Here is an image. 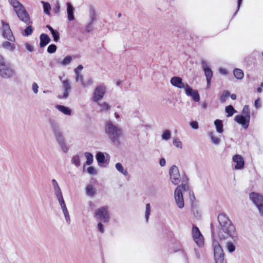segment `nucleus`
<instances>
[{
    "mask_svg": "<svg viewBox=\"0 0 263 263\" xmlns=\"http://www.w3.org/2000/svg\"><path fill=\"white\" fill-rule=\"evenodd\" d=\"M218 221L220 226L218 231V236L220 239H227L229 237L235 241L237 239V234L234 226L231 220L224 213L218 215Z\"/></svg>",
    "mask_w": 263,
    "mask_h": 263,
    "instance_id": "1",
    "label": "nucleus"
},
{
    "mask_svg": "<svg viewBox=\"0 0 263 263\" xmlns=\"http://www.w3.org/2000/svg\"><path fill=\"white\" fill-rule=\"evenodd\" d=\"M104 132L108 139L115 144H119L123 137L122 129L111 121L105 122Z\"/></svg>",
    "mask_w": 263,
    "mask_h": 263,
    "instance_id": "2",
    "label": "nucleus"
},
{
    "mask_svg": "<svg viewBox=\"0 0 263 263\" xmlns=\"http://www.w3.org/2000/svg\"><path fill=\"white\" fill-rule=\"evenodd\" d=\"M13 9L18 19L27 25L31 23L29 13L24 5L17 0H7Z\"/></svg>",
    "mask_w": 263,
    "mask_h": 263,
    "instance_id": "3",
    "label": "nucleus"
},
{
    "mask_svg": "<svg viewBox=\"0 0 263 263\" xmlns=\"http://www.w3.org/2000/svg\"><path fill=\"white\" fill-rule=\"evenodd\" d=\"M189 190V186L187 183H182L176 189L174 193L175 202L180 209L184 207V200L182 195L183 192Z\"/></svg>",
    "mask_w": 263,
    "mask_h": 263,
    "instance_id": "4",
    "label": "nucleus"
},
{
    "mask_svg": "<svg viewBox=\"0 0 263 263\" xmlns=\"http://www.w3.org/2000/svg\"><path fill=\"white\" fill-rule=\"evenodd\" d=\"M15 73L11 64L6 62L5 59L0 63V77L3 79H9Z\"/></svg>",
    "mask_w": 263,
    "mask_h": 263,
    "instance_id": "5",
    "label": "nucleus"
},
{
    "mask_svg": "<svg viewBox=\"0 0 263 263\" xmlns=\"http://www.w3.org/2000/svg\"><path fill=\"white\" fill-rule=\"evenodd\" d=\"M95 217L98 220L103 222H108L109 220V214L107 210V208L102 206L98 209L95 212Z\"/></svg>",
    "mask_w": 263,
    "mask_h": 263,
    "instance_id": "6",
    "label": "nucleus"
},
{
    "mask_svg": "<svg viewBox=\"0 0 263 263\" xmlns=\"http://www.w3.org/2000/svg\"><path fill=\"white\" fill-rule=\"evenodd\" d=\"M62 84V92L59 94L58 98L60 99H66L69 96L71 91V86L68 79L62 80V78H60Z\"/></svg>",
    "mask_w": 263,
    "mask_h": 263,
    "instance_id": "7",
    "label": "nucleus"
},
{
    "mask_svg": "<svg viewBox=\"0 0 263 263\" xmlns=\"http://www.w3.org/2000/svg\"><path fill=\"white\" fill-rule=\"evenodd\" d=\"M214 258L215 263H223L224 253L220 245L216 242H213Z\"/></svg>",
    "mask_w": 263,
    "mask_h": 263,
    "instance_id": "8",
    "label": "nucleus"
},
{
    "mask_svg": "<svg viewBox=\"0 0 263 263\" xmlns=\"http://www.w3.org/2000/svg\"><path fill=\"white\" fill-rule=\"evenodd\" d=\"M106 92V87L105 85L101 84L98 86L95 89L93 96L92 100L95 102H98L101 100Z\"/></svg>",
    "mask_w": 263,
    "mask_h": 263,
    "instance_id": "9",
    "label": "nucleus"
},
{
    "mask_svg": "<svg viewBox=\"0 0 263 263\" xmlns=\"http://www.w3.org/2000/svg\"><path fill=\"white\" fill-rule=\"evenodd\" d=\"M2 24L3 36L8 41L14 42L15 41V37L13 35L12 32L9 27V25L3 21L2 22Z\"/></svg>",
    "mask_w": 263,
    "mask_h": 263,
    "instance_id": "10",
    "label": "nucleus"
},
{
    "mask_svg": "<svg viewBox=\"0 0 263 263\" xmlns=\"http://www.w3.org/2000/svg\"><path fill=\"white\" fill-rule=\"evenodd\" d=\"M49 125L50 128L52 129V131L54 134V136L55 138L60 137L61 135H63L62 132L60 130L59 125L54 119H50L49 120Z\"/></svg>",
    "mask_w": 263,
    "mask_h": 263,
    "instance_id": "11",
    "label": "nucleus"
},
{
    "mask_svg": "<svg viewBox=\"0 0 263 263\" xmlns=\"http://www.w3.org/2000/svg\"><path fill=\"white\" fill-rule=\"evenodd\" d=\"M49 125L50 128L52 129V131L54 134V136L55 138L60 137L61 135H63L62 132L60 130L59 125L54 119H50L49 120Z\"/></svg>",
    "mask_w": 263,
    "mask_h": 263,
    "instance_id": "12",
    "label": "nucleus"
},
{
    "mask_svg": "<svg viewBox=\"0 0 263 263\" xmlns=\"http://www.w3.org/2000/svg\"><path fill=\"white\" fill-rule=\"evenodd\" d=\"M170 83L173 86L179 89H184V90H185L187 84H184L182 82V79L180 77L176 76L173 77L171 79Z\"/></svg>",
    "mask_w": 263,
    "mask_h": 263,
    "instance_id": "13",
    "label": "nucleus"
},
{
    "mask_svg": "<svg viewBox=\"0 0 263 263\" xmlns=\"http://www.w3.org/2000/svg\"><path fill=\"white\" fill-rule=\"evenodd\" d=\"M201 66L203 71L204 72L206 79H212L213 73L211 68L208 62L205 60L201 61Z\"/></svg>",
    "mask_w": 263,
    "mask_h": 263,
    "instance_id": "14",
    "label": "nucleus"
},
{
    "mask_svg": "<svg viewBox=\"0 0 263 263\" xmlns=\"http://www.w3.org/2000/svg\"><path fill=\"white\" fill-rule=\"evenodd\" d=\"M249 199L256 206L263 202V196L256 192H251L249 194Z\"/></svg>",
    "mask_w": 263,
    "mask_h": 263,
    "instance_id": "15",
    "label": "nucleus"
},
{
    "mask_svg": "<svg viewBox=\"0 0 263 263\" xmlns=\"http://www.w3.org/2000/svg\"><path fill=\"white\" fill-rule=\"evenodd\" d=\"M185 94L187 96L192 97L195 102H198L200 100V96L197 90H195L189 85L187 84L185 90Z\"/></svg>",
    "mask_w": 263,
    "mask_h": 263,
    "instance_id": "16",
    "label": "nucleus"
},
{
    "mask_svg": "<svg viewBox=\"0 0 263 263\" xmlns=\"http://www.w3.org/2000/svg\"><path fill=\"white\" fill-rule=\"evenodd\" d=\"M170 179L172 182L175 185L178 184L181 182H182V183H185L187 180L185 176L182 175L181 177L180 173H178L177 175H170Z\"/></svg>",
    "mask_w": 263,
    "mask_h": 263,
    "instance_id": "17",
    "label": "nucleus"
},
{
    "mask_svg": "<svg viewBox=\"0 0 263 263\" xmlns=\"http://www.w3.org/2000/svg\"><path fill=\"white\" fill-rule=\"evenodd\" d=\"M67 19L69 21H73L75 19L74 11V8L70 2L66 3Z\"/></svg>",
    "mask_w": 263,
    "mask_h": 263,
    "instance_id": "18",
    "label": "nucleus"
},
{
    "mask_svg": "<svg viewBox=\"0 0 263 263\" xmlns=\"http://www.w3.org/2000/svg\"><path fill=\"white\" fill-rule=\"evenodd\" d=\"M234 120L239 124L241 125L242 127L246 129L248 127L250 123V119L244 118L241 116H235Z\"/></svg>",
    "mask_w": 263,
    "mask_h": 263,
    "instance_id": "19",
    "label": "nucleus"
},
{
    "mask_svg": "<svg viewBox=\"0 0 263 263\" xmlns=\"http://www.w3.org/2000/svg\"><path fill=\"white\" fill-rule=\"evenodd\" d=\"M55 139L62 151L65 153H67L68 151V147L65 142L63 135H61L60 137L55 138Z\"/></svg>",
    "mask_w": 263,
    "mask_h": 263,
    "instance_id": "20",
    "label": "nucleus"
},
{
    "mask_svg": "<svg viewBox=\"0 0 263 263\" xmlns=\"http://www.w3.org/2000/svg\"><path fill=\"white\" fill-rule=\"evenodd\" d=\"M108 156L107 154L105 156L104 153L99 152L96 155V159L99 164H102L104 162L108 163V162H107V158Z\"/></svg>",
    "mask_w": 263,
    "mask_h": 263,
    "instance_id": "21",
    "label": "nucleus"
},
{
    "mask_svg": "<svg viewBox=\"0 0 263 263\" xmlns=\"http://www.w3.org/2000/svg\"><path fill=\"white\" fill-rule=\"evenodd\" d=\"M40 46L41 47H44L46 46L50 42V38L49 36L45 33H42L40 36Z\"/></svg>",
    "mask_w": 263,
    "mask_h": 263,
    "instance_id": "22",
    "label": "nucleus"
},
{
    "mask_svg": "<svg viewBox=\"0 0 263 263\" xmlns=\"http://www.w3.org/2000/svg\"><path fill=\"white\" fill-rule=\"evenodd\" d=\"M83 66L82 65H79L74 70V73L76 74V81L77 82H82L83 77L82 74L81 73V71L83 70Z\"/></svg>",
    "mask_w": 263,
    "mask_h": 263,
    "instance_id": "23",
    "label": "nucleus"
},
{
    "mask_svg": "<svg viewBox=\"0 0 263 263\" xmlns=\"http://www.w3.org/2000/svg\"><path fill=\"white\" fill-rule=\"evenodd\" d=\"M59 111L67 116H70L71 114V110L68 107L62 105H56L55 106Z\"/></svg>",
    "mask_w": 263,
    "mask_h": 263,
    "instance_id": "24",
    "label": "nucleus"
},
{
    "mask_svg": "<svg viewBox=\"0 0 263 263\" xmlns=\"http://www.w3.org/2000/svg\"><path fill=\"white\" fill-rule=\"evenodd\" d=\"M46 27L50 31V33L52 34V37L53 38V41L55 42H58L60 39V33H59V32L53 29V28L49 25H47L46 26Z\"/></svg>",
    "mask_w": 263,
    "mask_h": 263,
    "instance_id": "25",
    "label": "nucleus"
},
{
    "mask_svg": "<svg viewBox=\"0 0 263 263\" xmlns=\"http://www.w3.org/2000/svg\"><path fill=\"white\" fill-rule=\"evenodd\" d=\"M214 124L215 126L216 132L218 134H221L223 132V126L222 120L216 119L214 121Z\"/></svg>",
    "mask_w": 263,
    "mask_h": 263,
    "instance_id": "26",
    "label": "nucleus"
},
{
    "mask_svg": "<svg viewBox=\"0 0 263 263\" xmlns=\"http://www.w3.org/2000/svg\"><path fill=\"white\" fill-rule=\"evenodd\" d=\"M2 47L5 49L11 52L13 51L15 49V45L11 43L10 41H5L3 42L2 44Z\"/></svg>",
    "mask_w": 263,
    "mask_h": 263,
    "instance_id": "27",
    "label": "nucleus"
},
{
    "mask_svg": "<svg viewBox=\"0 0 263 263\" xmlns=\"http://www.w3.org/2000/svg\"><path fill=\"white\" fill-rule=\"evenodd\" d=\"M208 135L210 138L212 143L216 145H219L220 142V139L213 133V132H209Z\"/></svg>",
    "mask_w": 263,
    "mask_h": 263,
    "instance_id": "28",
    "label": "nucleus"
},
{
    "mask_svg": "<svg viewBox=\"0 0 263 263\" xmlns=\"http://www.w3.org/2000/svg\"><path fill=\"white\" fill-rule=\"evenodd\" d=\"M236 116H241L246 118L247 119L248 118L250 119V111L249 106L248 105H245L241 115H237Z\"/></svg>",
    "mask_w": 263,
    "mask_h": 263,
    "instance_id": "29",
    "label": "nucleus"
},
{
    "mask_svg": "<svg viewBox=\"0 0 263 263\" xmlns=\"http://www.w3.org/2000/svg\"><path fill=\"white\" fill-rule=\"evenodd\" d=\"M86 194L90 197L93 196L96 194L95 188L91 184H88L86 186Z\"/></svg>",
    "mask_w": 263,
    "mask_h": 263,
    "instance_id": "30",
    "label": "nucleus"
},
{
    "mask_svg": "<svg viewBox=\"0 0 263 263\" xmlns=\"http://www.w3.org/2000/svg\"><path fill=\"white\" fill-rule=\"evenodd\" d=\"M233 74L235 77L238 80H241L244 77L243 71L239 68H235L233 70Z\"/></svg>",
    "mask_w": 263,
    "mask_h": 263,
    "instance_id": "31",
    "label": "nucleus"
},
{
    "mask_svg": "<svg viewBox=\"0 0 263 263\" xmlns=\"http://www.w3.org/2000/svg\"><path fill=\"white\" fill-rule=\"evenodd\" d=\"M72 61V57L70 55H67L62 61H58V63L62 65L66 66L69 65Z\"/></svg>",
    "mask_w": 263,
    "mask_h": 263,
    "instance_id": "32",
    "label": "nucleus"
},
{
    "mask_svg": "<svg viewBox=\"0 0 263 263\" xmlns=\"http://www.w3.org/2000/svg\"><path fill=\"white\" fill-rule=\"evenodd\" d=\"M52 184L53 185V187L54 189V194L55 196L59 194L62 193V191H61V190L59 185V184L55 179L52 180Z\"/></svg>",
    "mask_w": 263,
    "mask_h": 263,
    "instance_id": "33",
    "label": "nucleus"
},
{
    "mask_svg": "<svg viewBox=\"0 0 263 263\" xmlns=\"http://www.w3.org/2000/svg\"><path fill=\"white\" fill-rule=\"evenodd\" d=\"M41 3L43 4L44 12L49 15L50 14L51 6L49 3L44 1H42Z\"/></svg>",
    "mask_w": 263,
    "mask_h": 263,
    "instance_id": "34",
    "label": "nucleus"
},
{
    "mask_svg": "<svg viewBox=\"0 0 263 263\" xmlns=\"http://www.w3.org/2000/svg\"><path fill=\"white\" fill-rule=\"evenodd\" d=\"M233 161L236 164H245L243 158L240 155H236L233 157Z\"/></svg>",
    "mask_w": 263,
    "mask_h": 263,
    "instance_id": "35",
    "label": "nucleus"
},
{
    "mask_svg": "<svg viewBox=\"0 0 263 263\" xmlns=\"http://www.w3.org/2000/svg\"><path fill=\"white\" fill-rule=\"evenodd\" d=\"M89 16L90 22L93 23L96 20V13L95 8L93 7H90L89 8Z\"/></svg>",
    "mask_w": 263,
    "mask_h": 263,
    "instance_id": "36",
    "label": "nucleus"
},
{
    "mask_svg": "<svg viewBox=\"0 0 263 263\" xmlns=\"http://www.w3.org/2000/svg\"><path fill=\"white\" fill-rule=\"evenodd\" d=\"M225 111L227 113V117H232L233 114L236 112V110L232 105H229L226 107Z\"/></svg>",
    "mask_w": 263,
    "mask_h": 263,
    "instance_id": "37",
    "label": "nucleus"
},
{
    "mask_svg": "<svg viewBox=\"0 0 263 263\" xmlns=\"http://www.w3.org/2000/svg\"><path fill=\"white\" fill-rule=\"evenodd\" d=\"M84 156L86 159V164H91L93 161V157L91 153L89 152H85Z\"/></svg>",
    "mask_w": 263,
    "mask_h": 263,
    "instance_id": "38",
    "label": "nucleus"
},
{
    "mask_svg": "<svg viewBox=\"0 0 263 263\" xmlns=\"http://www.w3.org/2000/svg\"><path fill=\"white\" fill-rule=\"evenodd\" d=\"M162 139L163 140L167 141L170 139L171 137V133L170 130L168 129H165L162 133Z\"/></svg>",
    "mask_w": 263,
    "mask_h": 263,
    "instance_id": "39",
    "label": "nucleus"
},
{
    "mask_svg": "<svg viewBox=\"0 0 263 263\" xmlns=\"http://www.w3.org/2000/svg\"><path fill=\"white\" fill-rule=\"evenodd\" d=\"M102 111H107L110 109V106L106 102H101L99 103Z\"/></svg>",
    "mask_w": 263,
    "mask_h": 263,
    "instance_id": "40",
    "label": "nucleus"
},
{
    "mask_svg": "<svg viewBox=\"0 0 263 263\" xmlns=\"http://www.w3.org/2000/svg\"><path fill=\"white\" fill-rule=\"evenodd\" d=\"M201 235H202V234H201V232H200L199 229L196 226H193V227L192 228V236H193V239H194L197 237H199Z\"/></svg>",
    "mask_w": 263,
    "mask_h": 263,
    "instance_id": "41",
    "label": "nucleus"
},
{
    "mask_svg": "<svg viewBox=\"0 0 263 263\" xmlns=\"http://www.w3.org/2000/svg\"><path fill=\"white\" fill-rule=\"evenodd\" d=\"M151 212V206L149 203H147L145 207V218L146 221L147 222L148 220L149 216Z\"/></svg>",
    "mask_w": 263,
    "mask_h": 263,
    "instance_id": "42",
    "label": "nucleus"
},
{
    "mask_svg": "<svg viewBox=\"0 0 263 263\" xmlns=\"http://www.w3.org/2000/svg\"><path fill=\"white\" fill-rule=\"evenodd\" d=\"M195 243L199 247H201L204 245L203 237L202 235L193 239Z\"/></svg>",
    "mask_w": 263,
    "mask_h": 263,
    "instance_id": "43",
    "label": "nucleus"
},
{
    "mask_svg": "<svg viewBox=\"0 0 263 263\" xmlns=\"http://www.w3.org/2000/svg\"><path fill=\"white\" fill-rule=\"evenodd\" d=\"M33 29L31 25L27 26L24 30L23 35L25 36H28L31 35L32 33Z\"/></svg>",
    "mask_w": 263,
    "mask_h": 263,
    "instance_id": "44",
    "label": "nucleus"
},
{
    "mask_svg": "<svg viewBox=\"0 0 263 263\" xmlns=\"http://www.w3.org/2000/svg\"><path fill=\"white\" fill-rule=\"evenodd\" d=\"M227 250L230 253H232L235 250V245L233 242H227L226 245Z\"/></svg>",
    "mask_w": 263,
    "mask_h": 263,
    "instance_id": "45",
    "label": "nucleus"
},
{
    "mask_svg": "<svg viewBox=\"0 0 263 263\" xmlns=\"http://www.w3.org/2000/svg\"><path fill=\"white\" fill-rule=\"evenodd\" d=\"M173 144L177 148L182 149V143L180 139L176 137L173 139Z\"/></svg>",
    "mask_w": 263,
    "mask_h": 263,
    "instance_id": "46",
    "label": "nucleus"
},
{
    "mask_svg": "<svg viewBox=\"0 0 263 263\" xmlns=\"http://www.w3.org/2000/svg\"><path fill=\"white\" fill-rule=\"evenodd\" d=\"M230 93L228 91H224L222 93L220 98V101L221 102L223 103L230 96Z\"/></svg>",
    "mask_w": 263,
    "mask_h": 263,
    "instance_id": "47",
    "label": "nucleus"
},
{
    "mask_svg": "<svg viewBox=\"0 0 263 263\" xmlns=\"http://www.w3.org/2000/svg\"><path fill=\"white\" fill-rule=\"evenodd\" d=\"M179 173V168L176 165H173L170 169V175H177Z\"/></svg>",
    "mask_w": 263,
    "mask_h": 263,
    "instance_id": "48",
    "label": "nucleus"
},
{
    "mask_svg": "<svg viewBox=\"0 0 263 263\" xmlns=\"http://www.w3.org/2000/svg\"><path fill=\"white\" fill-rule=\"evenodd\" d=\"M80 154H77L73 156L72 162L73 164H79L80 162Z\"/></svg>",
    "mask_w": 263,
    "mask_h": 263,
    "instance_id": "49",
    "label": "nucleus"
},
{
    "mask_svg": "<svg viewBox=\"0 0 263 263\" xmlns=\"http://www.w3.org/2000/svg\"><path fill=\"white\" fill-rule=\"evenodd\" d=\"M93 83V81L91 79H89L86 82H84L83 80L82 82H81V86L83 87H88L91 85Z\"/></svg>",
    "mask_w": 263,
    "mask_h": 263,
    "instance_id": "50",
    "label": "nucleus"
},
{
    "mask_svg": "<svg viewBox=\"0 0 263 263\" xmlns=\"http://www.w3.org/2000/svg\"><path fill=\"white\" fill-rule=\"evenodd\" d=\"M57 46L54 44H50L47 48V52L49 53H53L56 51Z\"/></svg>",
    "mask_w": 263,
    "mask_h": 263,
    "instance_id": "51",
    "label": "nucleus"
},
{
    "mask_svg": "<svg viewBox=\"0 0 263 263\" xmlns=\"http://www.w3.org/2000/svg\"><path fill=\"white\" fill-rule=\"evenodd\" d=\"M61 6L59 2H57L53 8V12L55 14H58L60 11Z\"/></svg>",
    "mask_w": 263,
    "mask_h": 263,
    "instance_id": "52",
    "label": "nucleus"
},
{
    "mask_svg": "<svg viewBox=\"0 0 263 263\" xmlns=\"http://www.w3.org/2000/svg\"><path fill=\"white\" fill-rule=\"evenodd\" d=\"M117 170L124 175L127 174V171L124 169L123 165H116Z\"/></svg>",
    "mask_w": 263,
    "mask_h": 263,
    "instance_id": "53",
    "label": "nucleus"
},
{
    "mask_svg": "<svg viewBox=\"0 0 263 263\" xmlns=\"http://www.w3.org/2000/svg\"><path fill=\"white\" fill-rule=\"evenodd\" d=\"M256 207L258 210L259 215L261 217H263V202L259 205H257Z\"/></svg>",
    "mask_w": 263,
    "mask_h": 263,
    "instance_id": "54",
    "label": "nucleus"
},
{
    "mask_svg": "<svg viewBox=\"0 0 263 263\" xmlns=\"http://www.w3.org/2000/svg\"><path fill=\"white\" fill-rule=\"evenodd\" d=\"M55 196L59 202L60 205L65 203V201L63 197L62 193L56 195Z\"/></svg>",
    "mask_w": 263,
    "mask_h": 263,
    "instance_id": "55",
    "label": "nucleus"
},
{
    "mask_svg": "<svg viewBox=\"0 0 263 263\" xmlns=\"http://www.w3.org/2000/svg\"><path fill=\"white\" fill-rule=\"evenodd\" d=\"M190 125L192 128L194 129H197L199 128L198 123L197 121H192L191 122H190Z\"/></svg>",
    "mask_w": 263,
    "mask_h": 263,
    "instance_id": "56",
    "label": "nucleus"
},
{
    "mask_svg": "<svg viewBox=\"0 0 263 263\" xmlns=\"http://www.w3.org/2000/svg\"><path fill=\"white\" fill-rule=\"evenodd\" d=\"M39 86L35 82L33 83L32 85V89L33 92L36 94L38 92Z\"/></svg>",
    "mask_w": 263,
    "mask_h": 263,
    "instance_id": "57",
    "label": "nucleus"
},
{
    "mask_svg": "<svg viewBox=\"0 0 263 263\" xmlns=\"http://www.w3.org/2000/svg\"><path fill=\"white\" fill-rule=\"evenodd\" d=\"M92 24L93 23L89 22L88 24L86 26L85 31L87 32H89L92 30Z\"/></svg>",
    "mask_w": 263,
    "mask_h": 263,
    "instance_id": "58",
    "label": "nucleus"
},
{
    "mask_svg": "<svg viewBox=\"0 0 263 263\" xmlns=\"http://www.w3.org/2000/svg\"><path fill=\"white\" fill-rule=\"evenodd\" d=\"M87 172L90 175H95L97 174V171L92 166L89 167L87 168Z\"/></svg>",
    "mask_w": 263,
    "mask_h": 263,
    "instance_id": "59",
    "label": "nucleus"
},
{
    "mask_svg": "<svg viewBox=\"0 0 263 263\" xmlns=\"http://www.w3.org/2000/svg\"><path fill=\"white\" fill-rule=\"evenodd\" d=\"M25 46L27 50L30 52H32L33 50V46L28 43H26Z\"/></svg>",
    "mask_w": 263,
    "mask_h": 263,
    "instance_id": "60",
    "label": "nucleus"
},
{
    "mask_svg": "<svg viewBox=\"0 0 263 263\" xmlns=\"http://www.w3.org/2000/svg\"><path fill=\"white\" fill-rule=\"evenodd\" d=\"M254 106L256 108H259L261 107L260 100L259 98L257 99L255 101Z\"/></svg>",
    "mask_w": 263,
    "mask_h": 263,
    "instance_id": "61",
    "label": "nucleus"
},
{
    "mask_svg": "<svg viewBox=\"0 0 263 263\" xmlns=\"http://www.w3.org/2000/svg\"><path fill=\"white\" fill-rule=\"evenodd\" d=\"M98 229L101 233H103L104 231L103 226V224L101 222H99L98 224Z\"/></svg>",
    "mask_w": 263,
    "mask_h": 263,
    "instance_id": "62",
    "label": "nucleus"
},
{
    "mask_svg": "<svg viewBox=\"0 0 263 263\" xmlns=\"http://www.w3.org/2000/svg\"><path fill=\"white\" fill-rule=\"evenodd\" d=\"M65 218L67 224L70 223V218L69 213L64 214Z\"/></svg>",
    "mask_w": 263,
    "mask_h": 263,
    "instance_id": "63",
    "label": "nucleus"
},
{
    "mask_svg": "<svg viewBox=\"0 0 263 263\" xmlns=\"http://www.w3.org/2000/svg\"><path fill=\"white\" fill-rule=\"evenodd\" d=\"M65 218L67 224L70 223V218L69 213L64 214Z\"/></svg>",
    "mask_w": 263,
    "mask_h": 263,
    "instance_id": "64",
    "label": "nucleus"
}]
</instances>
